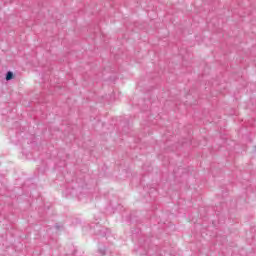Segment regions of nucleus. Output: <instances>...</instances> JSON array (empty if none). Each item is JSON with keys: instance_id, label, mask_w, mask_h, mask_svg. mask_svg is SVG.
Here are the masks:
<instances>
[{"instance_id": "obj_1", "label": "nucleus", "mask_w": 256, "mask_h": 256, "mask_svg": "<svg viewBox=\"0 0 256 256\" xmlns=\"http://www.w3.org/2000/svg\"><path fill=\"white\" fill-rule=\"evenodd\" d=\"M11 79H13V72L8 71L6 73V81H11Z\"/></svg>"}]
</instances>
